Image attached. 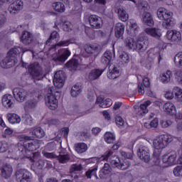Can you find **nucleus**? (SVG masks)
Listing matches in <instances>:
<instances>
[{
    "label": "nucleus",
    "mask_w": 182,
    "mask_h": 182,
    "mask_svg": "<svg viewBox=\"0 0 182 182\" xmlns=\"http://www.w3.org/2000/svg\"><path fill=\"white\" fill-rule=\"evenodd\" d=\"M117 14L119 18L120 21H122V22H126L127 19H129V14L125 11L124 9H119L117 10Z\"/></svg>",
    "instance_id": "nucleus-39"
},
{
    "label": "nucleus",
    "mask_w": 182,
    "mask_h": 182,
    "mask_svg": "<svg viewBox=\"0 0 182 182\" xmlns=\"http://www.w3.org/2000/svg\"><path fill=\"white\" fill-rule=\"evenodd\" d=\"M112 166L110 164L105 163L104 166L99 172V177L102 180H105V182H113L112 180V177L110 176L112 174Z\"/></svg>",
    "instance_id": "nucleus-8"
},
{
    "label": "nucleus",
    "mask_w": 182,
    "mask_h": 182,
    "mask_svg": "<svg viewBox=\"0 0 182 182\" xmlns=\"http://www.w3.org/2000/svg\"><path fill=\"white\" fill-rule=\"evenodd\" d=\"M173 93H174L175 97L178 102H182V90L180 87H173Z\"/></svg>",
    "instance_id": "nucleus-45"
},
{
    "label": "nucleus",
    "mask_w": 182,
    "mask_h": 182,
    "mask_svg": "<svg viewBox=\"0 0 182 182\" xmlns=\"http://www.w3.org/2000/svg\"><path fill=\"white\" fill-rule=\"evenodd\" d=\"M30 134L35 136L36 139H43V137H45L46 133L43 129L41 127H36L30 132Z\"/></svg>",
    "instance_id": "nucleus-31"
},
{
    "label": "nucleus",
    "mask_w": 182,
    "mask_h": 182,
    "mask_svg": "<svg viewBox=\"0 0 182 182\" xmlns=\"http://www.w3.org/2000/svg\"><path fill=\"white\" fill-rule=\"evenodd\" d=\"M166 38L171 42H180L181 41V33L175 30L168 31Z\"/></svg>",
    "instance_id": "nucleus-16"
},
{
    "label": "nucleus",
    "mask_w": 182,
    "mask_h": 182,
    "mask_svg": "<svg viewBox=\"0 0 182 182\" xmlns=\"http://www.w3.org/2000/svg\"><path fill=\"white\" fill-rule=\"evenodd\" d=\"M43 156H46L47 159H56V155L53 153L49 152H44Z\"/></svg>",
    "instance_id": "nucleus-62"
},
{
    "label": "nucleus",
    "mask_w": 182,
    "mask_h": 182,
    "mask_svg": "<svg viewBox=\"0 0 182 182\" xmlns=\"http://www.w3.org/2000/svg\"><path fill=\"white\" fill-rule=\"evenodd\" d=\"M132 36H136L140 31V27L137 25V22L135 20L131 19L128 23V28L127 30Z\"/></svg>",
    "instance_id": "nucleus-17"
},
{
    "label": "nucleus",
    "mask_w": 182,
    "mask_h": 182,
    "mask_svg": "<svg viewBox=\"0 0 182 182\" xmlns=\"http://www.w3.org/2000/svg\"><path fill=\"white\" fill-rule=\"evenodd\" d=\"M121 154H122V156H123V157L125 158V160H127L129 161V163H130V161H129V160H131V159L133 158V154H132V153H127L125 151H122V152H121Z\"/></svg>",
    "instance_id": "nucleus-58"
},
{
    "label": "nucleus",
    "mask_w": 182,
    "mask_h": 182,
    "mask_svg": "<svg viewBox=\"0 0 182 182\" xmlns=\"http://www.w3.org/2000/svg\"><path fill=\"white\" fill-rule=\"evenodd\" d=\"M21 9H23V2L21 0H16L10 4L8 11L11 15H16Z\"/></svg>",
    "instance_id": "nucleus-14"
},
{
    "label": "nucleus",
    "mask_w": 182,
    "mask_h": 182,
    "mask_svg": "<svg viewBox=\"0 0 182 182\" xmlns=\"http://www.w3.org/2000/svg\"><path fill=\"white\" fill-rule=\"evenodd\" d=\"M56 157L59 163H61V164H66V163H68V161L70 160V156L68 154H60Z\"/></svg>",
    "instance_id": "nucleus-44"
},
{
    "label": "nucleus",
    "mask_w": 182,
    "mask_h": 182,
    "mask_svg": "<svg viewBox=\"0 0 182 182\" xmlns=\"http://www.w3.org/2000/svg\"><path fill=\"white\" fill-rule=\"evenodd\" d=\"M24 147L28 150V151H33L35 149V145H33V142H24Z\"/></svg>",
    "instance_id": "nucleus-54"
},
{
    "label": "nucleus",
    "mask_w": 182,
    "mask_h": 182,
    "mask_svg": "<svg viewBox=\"0 0 182 182\" xmlns=\"http://www.w3.org/2000/svg\"><path fill=\"white\" fill-rule=\"evenodd\" d=\"M150 105H151V102L150 100H147L141 104L136 110L138 114L143 116V114H146V113H148L149 109H147V107L150 106Z\"/></svg>",
    "instance_id": "nucleus-30"
},
{
    "label": "nucleus",
    "mask_w": 182,
    "mask_h": 182,
    "mask_svg": "<svg viewBox=\"0 0 182 182\" xmlns=\"http://www.w3.org/2000/svg\"><path fill=\"white\" fill-rule=\"evenodd\" d=\"M144 32L147 33V35L152 36V38H156V39L161 37V30H160V28H148L144 30Z\"/></svg>",
    "instance_id": "nucleus-19"
},
{
    "label": "nucleus",
    "mask_w": 182,
    "mask_h": 182,
    "mask_svg": "<svg viewBox=\"0 0 182 182\" xmlns=\"http://www.w3.org/2000/svg\"><path fill=\"white\" fill-rule=\"evenodd\" d=\"M6 119L11 124L21 123V117L17 114H8Z\"/></svg>",
    "instance_id": "nucleus-35"
},
{
    "label": "nucleus",
    "mask_w": 182,
    "mask_h": 182,
    "mask_svg": "<svg viewBox=\"0 0 182 182\" xmlns=\"http://www.w3.org/2000/svg\"><path fill=\"white\" fill-rule=\"evenodd\" d=\"M19 49L21 48L15 47L9 50V52L7 53V56L4 60H2L0 63L1 67L3 68V69H8L16 65V62H18V59H16V55H19L21 53Z\"/></svg>",
    "instance_id": "nucleus-4"
},
{
    "label": "nucleus",
    "mask_w": 182,
    "mask_h": 182,
    "mask_svg": "<svg viewBox=\"0 0 182 182\" xmlns=\"http://www.w3.org/2000/svg\"><path fill=\"white\" fill-rule=\"evenodd\" d=\"M12 100H14L12 95L6 94L3 96L1 102L4 107L9 109V107H12V105H14V102H12Z\"/></svg>",
    "instance_id": "nucleus-25"
},
{
    "label": "nucleus",
    "mask_w": 182,
    "mask_h": 182,
    "mask_svg": "<svg viewBox=\"0 0 182 182\" xmlns=\"http://www.w3.org/2000/svg\"><path fill=\"white\" fill-rule=\"evenodd\" d=\"M88 22L91 28L93 29H100L102 25H103V20L102 18L95 14L90 15L88 17Z\"/></svg>",
    "instance_id": "nucleus-13"
},
{
    "label": "nucleus",
    "mask_w": 182,
    "mask_h": 182,
    "mask_svg": "<svg viewBox=\"0 0 182 182\" xmlns=\"http://www.w3.org/2000/svg\"><path fill=\"white\" fill-rule=\"evenodd\" d=\"M157 16L162 22L164 29H173L176 26V20L172 17L173 12L167 11L164 8H159L157 11Z\"/></svg>",
    "instance_id": "nucleus-3"
},
{
    "label": "nucleus",
    "mask_w": 182,
    "mask_h": 182,
    "mask_svg": "<svg viewBox=\"0 0 182 182\" xmlns=\"http://www.w3.org/2000/svg\"><path fill=\"white\" fill-rule=\"evenodd\" d=\"M24 123H25V124H28V126H31L32 123H33V121L32 119V117H31V115H26Z\"/></svg>",
    "instance_id": "nucleus-61"
},
{
    "label": "nucleus",
    "mask_w": 182,
    "mask_h": 182,
    "mask_svg": "<svg viewBox=\"0 0 182 182\" xmlns=\"http://www.w3.org/2000/svg\"><path fill=\"white\" fill-rule=\"evenodd\" d=\"M38 101L36 98H32L27 100L25 103V109H35V107L37 106Z\"/></svg>",
    "instance_id": "nucleus-43"
},
{
    "label": "nucleus",
    "mask_w": 182,
    "mask_h": 182,
    "mask_svg": "<svg viewBox=\"0 0 182 182\" xmlns=\"http://www.w3.org/2000/svg\"><path fill=\"white\" fill-rule=\"evenodd\" d=\"M53 7L54 11L57 12H65L66 11V7H65V4L62 2H55L53 4Z\"/></svg>",
    "instance_id": "nucleus-40"
},
{
    "label": "nucleus",
    "mask_w": 182,
    "mask_h": 182,
    "mask_svg": "<svg viewBox=\"0 0 182 182\" xmlns=\"http://www.w3.org/2000/svg\"><path fill=\"white\" fill-rule=\"evenodd\" d=\"M71 53L69 49H65L62 55H59L58 53L53 54L52 55V60L54 62H56V63H59L60 62H65V60H68V58L70 56Z\"/></svg>",
    "instance_id": "nucleus-15"
},
{
    "label": "nucleus",
    "mask_w": 182,
    "mask_h": 182,
    "mask_svg": "<svg viewBox=\"0 0 182 182\" xmlns=\"http://www.w3.org/2000/svg\"><path fill=\"white\" fill-rule=\"evenodd\" d=\"M119 60L122 63H129L130 62V56L126 52H122L119 54Z\"/></svg>",
    "instance_id": "nucleus-47"
},
{
    "label": "nucleus",
    "mask_w": 182,
    "mask_h": 182,
    "mask_svg": "<svg viewBox=\"0 0 182 182\" xmlns=\"http://www.w3.org/2000/svg\"><path fill=\"white\" fill-rule=\"evenodd\" d=\"M138 8L140 12H143V14H146V12H149L150 9V6H149V3L145 0H139L138 1Z\"/></svg>",
    "instance_id": "nucleus-32"
},
{
    "label": "nucleus",
    "mask_w": 182,
    "mask_h": 182,
    "mask_svg": "<svg viewBox=\"0 0 182 182\" xmlns=\"http://www.w3.org/2000/svg\"><path fill=\"white\" fill-rule=\"evenodd\" d=\"M124 43L127 48H129V49H132V50H136V45L137 43V41H136L134 38L131 37H127L124 41Z\"/></svg>",
    "instance_id": "nucleus-36"
},
{
    "label": "nucleus",
    "mask_w": 182,
    "mask_h": 182,
    "mask_svg": "<svg viewBox=\"0 0 182 182\" xmlns=\"http://www.w3.org/2000/svg\"><path fill=\"white\" fill-rule=\"evenodd\" d=\"M60 96V92L56 90L55 87L47 86L46 88L45 102L46 106L50 110H55L58 108V99Z\"/></svg>",
    "instance_id": "nucleus-2"
},
{
    "label": "nucleus",
    "mask_w": 182,
    "mask_h": 182,
    "mask_svg": "<svg viewBox=\"0 0 182 182\" xmlns=\"http://www.w3.org/2000/svg\"><path fill=\"white\" fill-rule=\"evenodd\" d=\"M171 77H173V73L171 70H167L161 75V81L166 85L171 80Z\"/></svg>",
    "instance_id": "nucleus-37"
},
{
    "label": "nucleus",
    "mask_w": 182,
    "mask_h": 182,
    "mask_svg": "<svg viewBox=\"0 0 182 182\" xmlns=\"http://www.w3.org/2000/svg\"><path fill=\"white\" fill-rule=\"evenodd\" d=\"M83 170V166L79 164H73L70 168V173H75V171H82Z\"/></svg>",
    "instance_id": "nucleus-51"
},
{
    "label": "nucleus",
    "mask_w": 182,
    "mask_h": 182,
    "mask_svg": "<svg viewBox=\"0 0 182 182\" xmlns=\"http://www.w3.org/2000/svg\"><path fill=\"white\" fill-rule=\"evenodd\" d=\"M87 150V145L85 143H78L75 144V151L82 154V153H85Z\"/></svg>",
    "instance_id": "nucleus-42"
},
{
    "label": "nucleus",
    "mask_w": 182,
    "mask_h": 182,
    "mask_svg": "<svg viewBox=\"0 0 182 182\" xmlns=\"http://www.w3.org/2000/svg\"><path fill=\"white\" fill-rule=\"evenodd\" d=\"M21 41L24 45H31L33 42V36L28 31H24L21 36Z\"/></svg>",
    "instance_id": "nucleus-23"
},
{
    "label": "nucleus",
    "mask_w": 182,
    "mask_h": 182,
    "mask_svg": "<svg viewBox=\"0 0 182 182\" xmlns=\"http://www.w3.org/2000/svg\"><path fill=\"white\" fill-rule=\"evenodd\" d=\"M112 59H113V53H112V51L107 50L103 53L101 58V62L102 63H103V65H105L106 66H109Z\"/></svg>",
    "instance_id": "nucleus-18"
},
{
    "label": "nucleus",
    "mask_w": 182,
    "mask_h": 182,
    "mask_svg": "<svg viewBox=\"0 0 182 182\" xmlns=\"http://www.w3.org/2000/svg\"><path fill=\"white\" fill-rule=\"evenodd\" d=\"M103 72H105V70L94 69L89 73L88 78L90 80H96V79H99L102 76Z\"/></svg>",
    "instance_id": "nucleus-28"
},
{
    "label": "nucleus",
    "mask_w": 182,
    "mask_h": 182,
    "mask_svg": "<svg viewBox=\"0 0 182 182\" xmlns=\"http://www.w3.org/2000/svg\"><path fill=\"white\" fill-rule=\"evenodd\" d=\"M109 69V71L107 73V77H109V79H117V77L120 76V71L117 67L110 65Z\"/></svg>",
    "instance_id": "nucleus-26"
},
{
    "label": "nucleus",
    "mask_w": 182,
    "mask_h": 182,
    "mask_svg": "<svg viewBox=\"0 0 182 182\" xmlns=\"http://www.w3.org/2000/svg\"><path fill=\"white\" fill-rule=\"evenodd\" d=\"M70 43H75V41L72 39L65 40V41H60L57 44L54 46V48L59 47H63V46H69Z\"/></svg>",
    "instance_id": "nucleus-48"
},
{
    "label": "nucleus",
    "mask_w": 182,
    "mask_h": 182,
    "mask_svg": "<svg viewBox=\"0 0 182 182\" xmlns=\"http://www.w3.org/2000/svg\"><path fill=\"white\" fill-rule=\"evenodd\" d=\"M97 172V166H94L90 168L88 171L85 172V177L87 178H92V176H94L96 178H99L96 173Z\"/></svg>",
    "instance_id": "nucleus-41"
},
{
    "label": "nucleus",
    "mask_w": 182,
    "mask_h": 182,
    "mask_svg": "<svg viewBox=\"0 0 182 182\" xmlns=\"http://www.w3.org/2000/svg\"><path fill=\"white\" fill-rule=\"evenodd\" d=\"M96 105H99V107H102V109L109 107V106H112V100L109 98L103 100L101 97H98L97 98Z\"/></svg>",
    "instance_id": "nucleus-27"
},
{
    "label": "nucleus",
    "mask_w": 182,
    "mask_h": 182,
    "mask_svg": "<svg viewBox=\"0 0 182 182\" xmlns=\"http://www.w3.org/2000/svg\"><path fill=\"white\" fill-rule=\"evenodd\" d=\"M173 174L176 177H180V176H182V166H178L174 168Z\"/></svg>",
    "instance_id": "nucleus-55"
},
{
    "label": "nucleus",
    "mask_w": 182,
    "mask_h": 182,
    "mask_svg": "<svg viewBox=\"0 0 182 182\" xmlns=\"http://www.w3.org/2000/svg\"><path fill=\"white\" fill-rule=\"evenodd\" d=\"M177 152L176 151H172L168 154H166L163 156L162 161L168 166H174L177 164Z\"/></svg>",
    "instance_id": "nucleus-11"
},
{
    "label": "nucleus",
    "mask_w": 182,
    "mask_h": 182,
    "mask_svg": "<svg viewBox=\"0 0 182 182\" xmlns=\"http://www.w3.org/2000/svg\"><path fill=\"white\" fill-rule=\"evenodd\" d=\"M144 127H146L148 129H149V127H154V129H156V127L159 126V119L157 118L154 119L152 121H151L149 124L144 123Z\"/></svg>",
    "instance_id": "nucleus-50"
},
{
    "label": "nucleus",
    "mask_w": 182,
    "mask_h": 182,
    "mask_svg": "<svg viewBox=\"0 0 182 182\" xmlns=\"http://www.w3.org/2000/svg\"><path fill=\"white\" fill-rule=\"evenodd\" d=\"M104 137H105V141L108 144H113V143L116 141V136L114 135V134L112 132H106L105 134Z\"/></svg>",
    "instance_id": "nucleus-38"
},
{
    "label": "nucleus",
    "mask_w": 182,
    "mask_h": 182,
    "mask_svg": "<svg viewBox=\"0 0 182 182\" xmlns=\"http://www.w3.org/2000/svg\"><path fill=\"white\" fill-rule=\"evenodd\" d=\"M67 68L73 69V70H76L77 66H79V62L76 59H72L66 63Z\"/></svg>",
    "instance_id": "nucleus-46"
},
{
    "label": "nucleus",
    "mask_w": 182,
    "mask_h": 182,
    "mask_svg": "<svg viewBox=\"0 0 182 182\" xmlns=\"http://www.w3.org/2000/svg\"><path fill=\"white\" fill-rule=\"evenodd\" d=\"M161 127H163V129H166V127H169V126H171V121L170 120L161 121Z\"/></svg>",
    "instance_id": "nucleus-59"
},
{
    "label": "nucleus",
    "mask_w": 182,
    "mask_h": 182,
    "mask_svg": "<svg viewBox=\"0 0 182 182\" xmlns=\"http://www.w3.org/2000/svg\"><path fill=\"white\" fill-rule=\"evenodd\" d=\"M83 87H82V85L80 83L75 84L72 88L70 91V95L73 97H77L79 96L80 93H82Z\"/></svg>",
    "instance_id": "nucleus-33"
},
{
    "label": "nucleus",
    "mask_w": 182,
    "mask_h": 182,
    "mask_svg": "<svg viewBox=\"0 0 182 182\" xmlns=\"http://www.w3.org/2000/svg\"><path fill=\"white\" fill-rule=\"evenodd\" d=\"M149 47V41L147 40L140 41L138 40L136 44V49L139 52H146Z\"/></svg>",
    "instance_id": "nucleus-21"
},
{
    "label": "nucleus",
    "mask_w": 182,
    "mask_h": 182,
    "mask_svg": "<svg viewBox=\"0 0 182 182\" xmlns=\"http://www.w3.org/2000/svg\"><path fill=\"white\" fill-rule=\"evenodd\" d=\"M16 180L17 182H31L32 173L24 168L17 169L16 171Z\"/></svg>",
    "instance_id": "nucleus-7"
},
{
    "label": "nucleus",
    "mask_w": 182,
    "mask_h": 182,
    "mask_svg": "<svg viewBox=\"0 0 182 182\" xmlns=\"http://www.w3.org/2000/svg\"><path fill=\"white\" fill-rule=\"evenodd\" d=\"M53 84L55 87L62 89L65 85V73L62 70L57 71L54 75Z\"/></svg>",
    "instance_id": "nucleus-9"
},
{
    "label": "nucleus",
    "mask_w": 182,
    "mask_h": 182,
    "mask_svg": "<svg viewBox=\"0 0 182 182\" xmlns=\"http://www.w3.org/2000/svg\"><path fill=\"white\" fill-rule=\"evenodd\" d=\"M59 33L57 31H53V33H51L50 38L47 40L46 45L50 43V41H52V39H59Z\"/></svg>",
    "instance_id": "nucleus-52"
},
{
    "label": "nucleus",
    "mask_w": 182,
    "mask_h": 182,
    "mask_svg": "<svg viewBox=\"0 0 182 182\" xmlns=\"http://www.w3.org/2000/svg\"><path fill=\"white\" fill-rule=\"evenodd\" d=\"M143 85L145 87H150V80L145 77L143 79Z\"/></svg>",
    "instance_id": "nucleus-64"
},
{
    "label": "nucleus",
    "mask_w": 182,
    "mask_h": 182,
    "mask_svg": "<svg viewBox=\"0 0 182 182\" xmlns=\"http://www.w3.org/2000/svg\"><path fill=\"white\" fill-rule=\"evenodd\" d=\"M109 159V162L111 166L114 168L118 170H127L130 167V162L127 159H120L119 156L114 155L112 150L107 151L100 158L101 161H107Z\"/></svg>",
    "instance_id": "nucleus-1"
},
{
    "label": "nucleus",
    "mask_w": 182,
    "mask_h": 182,
    "mask_svg": "<svg viewBox=\"0 0 182 182\" xmlns=\"http://www.w3.org/2000/svg\"><path fill=\"white\" fill-rule=\"evenodd\" d=\"M137 154L140 160L144 161V163H149L150 161V150L147 146L140 145Z\"/></svg>",
    "instance_id": "nucleus-10"
},
{
    "label": "nucleus",
    "mask_w": 182,
    "mask_h": 182,
    "mask_svg": "<svg viewBox=\"0 0 182 182\" xmlns=\"http://www.w3.org/2000/svg\"><path fill=\"white\" fill-rule=\"evenodd\" d=\"M175 79L180 83V85H182V70H178L176 71L175 74Z\"/></svg>",
    "instance_id": "nucleus-57"
},
{
    "label": "nucleus",
    "mask_w": 182,
    "mask_h": 182,
    "mask_svg": "<svg viewBox=\"0 0 182 182\" xmlns=\"http://www.w3.org/2000/svg\"><path fill=\"white\" fill-rule=\"evenodd\" d=\"M1 176L4 178H9V177H11V174H12V166L6 164L1 168Z\"/></svg>",
    "instance_id": "nucleus-22"
},
{
    "label": "nucleus",
    "mask_w": 182,
    "mask_h": 182,
    "mask_svg": "<svg viewBox=\"0 0 182 182\" xmlns=\"http://www.w3.org/2000/svg\"><path fill=\"white\" fill-rule=\"evenodd\" d=\"M8 149V142L5 141H0V153H5Z\"/></svg>",
    "instance_id": "nucleus-53"
},
{
    "label": "nucleus",
    "mask_w": 182,
    "mask_h": 182,
    "mask_svg": "<svg viewBox=\"0 0 182 182\" xmlns=\"http://www.w3.org/2000/svg\"><path fill=\"white\" fill-rule=\"evenodd\" d=\"M28 69L33 82H36V80H42V79L45 77V75H43V73L42 72L39 63L36 62L29 65Z\"/></svg>",
    "instance_id": "nucleus-6"
},
{
    "label": "nucleus",
    "mask_w": 182,
    "mask_h": 182,
    "mask_svg": "<svg viewBox=\"0 0 182 182\" xmlns=\"http://www.w3.org/2000/svg\"><path fill=\"white\" fill-rule=\"evenodd\" d=\"M100 48V46L97 43L94 44H88L85 46V50L89 55H92L93 53H97L99 52V49Z\"/></svg>",
    "instance_id": "nucleus-24"
},
{
    "label": "nucleus",
    "mask_w": 182,
    "mask_h": 182,
    "mask_svg": "<svg viewBox=\"0 0 182 182\" xmlns=\"http://www.w3.org/2000/svg\"><path fill=\"white\" fill-rule=\"evenodd\" d=\"M13 95L17 102H25L28 97V91L23 88L16 87L13 90Z\"/></svg>",
    "instance_id": "nucleus-12"
},
{
    "label": "nucleus",
    "mask_w": 182,
    "mask_h": 182,
    "mask_svg": "<svg viewBox=\"0 0 182 182\" xmlns=\"http://www.w3.org/2000/svg\"><path fill=\"white\" fill-rule=\"evenodd\" d=\"M116 124L119 127L123 126L124 124V121L122 117H117L115 119Z\"/></svg>",
    "instance_id": "nucleus-60"
},
{
    "label": "nucleus",
    "mask_w": 182,
    "mask_h": 182,
    "mask_svg": "<svg viewBox=\"0 0 182 182\" xmlns=\"http://www.w3.org/2000/svg\"><path fill=\"white\" fill-rule=\"evenodd\" d=\"M164 112L169 114H176V106L172 102H168L164 105Z\"/></svg>",
    "instance_id": "nucleus-34"
},
{
    "label": "nucleus",
    "mask_w": 182,
    "mask_h": 182,
    "mask_svg": "<svg viewBox=\"0 0 182 182\" xmlns=\"http://www.w3.org/2000/svg\"><path fill=\"white\" fill-rule=\"evenodd\" d=\"M37 166L40 170H42V168H43V167L45 166V160H38V161L37 162Z\"/></svg>",
    "instance_id": "nucleus-63"
},
{
    "label": "nucleus",
    "mask_w": 182,
    "mask_h": 182,
    "mask_svg": "<svg viewBox=\"0 0 182 182\" xmlns=\"http://www.w3.org/2000/svg\"><path fill=\"white\" fill-rule=\"evenodd\" d=\"M174 63L178 68H182V52L178 53L175 55Z\"/></svg>",
    "instance_id": "nucleus-49"
},
{
    "label": "nucleus",
    "mask_w": 182,
    "mask_h": 182,
    "mask_svg": "<svg viewBox=\"0 0 182 182\" xmlns=\"http://www.w3.org/2000/svg\"><path fill=\"white\" fill-rule=\"evenodd\" d=\"M114 33H115L116 38H117L118 39L123 36V33H124V26L123 23H117L115 25Z\"/></svg>",
    "instance_id": "nucleus-29"
},
{
    "label": "nucleus",
    "mask_w": 182,
    "mask_h": 182,
    "mask_svg": "<svg viewBox=\"0 0 182 182\" xmlns=\"http://www.w3.org/2000/svg\"><path fill=\"white\" fill-rule=\"evenodd\" d=\"M142 21L145 25H147L148 26H153L154 25L153 16L149 11L142 14Z\"/></svg>",
    "instance_id": "nucleus-20"
},
{
    "label": "nucleus",
    "mask_w": 182,
    "mask_h": 182,
    "mask_svg": "<svg viewBox=\"0 0 182 182\" xmlns=\"http://www.w3.org/2000/svg\"><path fill=\"white\" fill-rule=\"evenodd\" d=\"M72 24L69 21H65L63 23V29L65 31V32H69V31H71Z\"/></svg>",
    "instance_id": "nucleus-56"
},
{
    "label": "nucleus",
    "mask_w": 182,
    "mask_h": 182,
    "mask_svg": "<svg viewBox=\"0 0 182 182\" xmlns=\"http://www.w3.org/2000/svg\"><path fill=\"white\" fill-rule=\"evenodd\" d=\"M173 140V136L168 134L160 135L153 141V146L156 150H163L166 149L170 142Z\"/></svg>",
    "instance_id": "nucleus-5"
}]
</instances>
